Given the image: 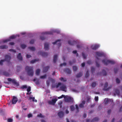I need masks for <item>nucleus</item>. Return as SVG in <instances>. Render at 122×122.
<instances>
[{"label":"nucleus","mask_w":122,"mask_h":122,"mask_svg":"<svg viewBox=\"0 0 122 122\" xmlns=\"http://www.w3.org/2000/svg\"><path fill=\"white\" fill-rule=\"evenodd\" d=\"M39 59H35L34 60H32L31 61H30V62L31 64L33 63H35L36 61H39Z\"/></svg>","instance_id":"30"},{"label":"nucleus","mask_w":122,"mask_h":122,"mask_svg":"<svg viewBox=\"0 0 122 122\" xmlns=\"http://www.w3.org/2000/svg\"><path fill=\"white\" fill-rule=\"evenodd\" d=\"M9 51H11L13 52H16V51L15 50H13L12 49H10L9 50Z\"/></svg>","instance_id":"61"},{"label":"nucleus","mask_w":122,"mask_h":122,"mask_svg":"<svg viewBox=\"0 0 122 122\" xmlns=\"http://www.w3.org/2000/svg\"><path fill=\"white\" fill-rule=\"evenodd\" d=\"M34 42V40L33 39L31 40L30 41V43L31 44H33Z\"/></svg>","instance_id":"54"},{"label":"nucleus","mask_w":122,"mask_h":122,"mask_svg":"<svg viewBox=\"0 0 122 122\" xmlns=\"http://www.w3.org/2000/svg\"><path fill=\"white\" fill-rule=\"evenodd\" d=\"M110 101V99L106 98L104 101L105 104H107L108 103H109V102Z\"/></svg>","instance_id":"26"},{"label":"nucleus","mask_w":122,"mask_h":122,"mask_svg":"<svg viewBox=\"0 0 122 122\" xmlns=\"http://www.w3.org/2000/svg\"><path fill=\"white\" fill-rule=\"evenodd\" d=\"M8 46L6 45H2L0 46V49H3L8 48Z\"/></svg>","instance_id":"25"},{"label":"nucleus","mask_w":122,"mask_h":122,"mask_svg":"<svg viewBox=\"0 0 122 122\" xmlns=\"http://www.w3.org/2000/svg\"><path fill=\"white\" fill-rule=\"evenodd\" d=\"M21 47L23 49H24L26 47V45L24 44L21 45Z\"/></svg>","instance_id":"44"},{"label":"nucleus","mask_w":122,"mask_h":122,"mask_svg":"<svg viewBox=\"0 0 122 122\" xmlns=\"http://www.w3.org/2000/svg\"><path fill=\"white\" fill-rule=\"evenodd\" d=\"M99 120V118L97 117H96L94 118L91 121V122H97Z\"/></svg>","instance_id":"23"},{"label":"nucleus","mask_w":122,"mask_h":122,"mask_svg":"<svg viewBox=\"0 0 122 122\" xmlns=\"http://www.w3.org/2000/svg\"><path fill=\"white\" fill-rule=\"evenodd\" d=\"M99 47V45H93L91 46L92 49L93 50H96Z\"/></svg>","instance_id":"13"},{"label":"nucleus","mask_w":122,"mask_h":122,"mask_svg":"<svg viewBox=\"0 0 122 122\" xmlns=\"http://www.w3.org/2000/svg\"><path fill=\"white\" fill-rule=\"evenodd\" d=\"M49 45L48 43H46L44 44V49L46 50L48 49Z\"/></svg>","instance_id":"20"},{"label":"nucleus","mask_w":122,"mask_h":122,"mask_svg":"<svg viewBox=\"0 0 122 122\" xmlns=\"http://www.w3.org/2000/svg\"><path fill=\"white\" fill-rule=\"evenodd\" d=\"M38 54L41 55L43 57H46L48 55V54L47 53L43 52L41 51L38 52Z\"/></svg>","instance_id":"8"},{"label":"nucleus","mask_w":122,"mask_h":122,"mask_svg":"<svg viewBox=\"0 0 122 122\" xmlns=\"http://www.w3.org/2000/svg\"><path fill=\"white\" fill-rule=\"evenodd\" d=\"M75 106L76 107V112L78 113L79 112V107L78 105L77 104H76L75 105Z\"/></svg>","instance_id":"34"},{"label":"nucleus","mask_w":122,"mask_h":122,"mask_svg":"<svg viewBox=\"0 0 122 122\" xmlns=\"http://www.w3.org/2000/svg\"><path fill=\"white\" fill-rule=\"evenodd\" d=\"M116 82L117 83H119L120 82V81L118 78H117L116 79Z\"/></svg>","instance_id":"53"},{"label":"nucleus","mask_w":122,"mask_h":122,"mask_svg":"<svg viewBox=\"0 0 122 122\" xmlns=\"http://www.w3.org/2000/svg\"><path fill=\"white\" fill-rule=\"evenodd\" d=\"M5 61L4 59L1 60L0 61V65H3V62Z\"/></svg>","instance_id":"43"},{"label":"nucleus","mask_w":122,"mask_h":122,"mask_svg":"<svg viewBox=\"0 0 122 122\" xmlns=\"http://www.w3.org/2000/svg\"><path fill=\"white\" fill-rule=\"evenodd\" d=\"M13 121V120L11 118H9L8 120V122H12Z\"/></svg>","instance_id":"50"},{"label":"nucleus","mask_w":122,"mask_h":122,"mask_svg":"<svg viewBox=\"0 0 122 122\" xmlns=\"http://www.w3.org/2000/svg\"><path fill=\"white\" fill-rule=\"evenodd\" d=\"M18 101V98L15 96H13L12 100V103L13 104H16Z\"/></svg>","instance_id":"9"},{"label":"nucleus","mask_w":122,"mask_h":122,"mask_svg":"<svg viewBox=\"0 0 122 122\" xmlns=\"http://www.w3.org/2000/svg\"><path fill=\"white\" fill-rule=\"evenodd\" d=\"M91 121L90 119H87L86 120V122H91Z\"/></svg>","instance_id":"64"},{"label":"nucleus","mask_w":122,"mask_h":122,"mask_svg":"<svg viewBox=\"0 0 122 122\" xmlns=\"http://www.w3.org/2000/svg\"><path fill=\"white\" fill-rule=\"evenodd\" d=\"M32 115L31 114H29L28 115V118H30L31 117H32Z\"/></svg>","instance_id":"62"},{"label":"nucleus","mask_w":122,"mask_h":122,"mask_svg":"<svg viewBox=\"0 0 122 122\" xmlns=\"http://www.w3.org/2000/svg\"><path fill=\"white\" fill-rule=\"evenodd\" d=\"M102 62L105 65H107L109 64H115V62L112 60H107L106 59H103L102 60Z\"/></svg>","instance_id":"3"},{"label":"nucleus","mask_w":122,"mask_h":122,"mask_svg":"<svg viewBox=\"0 0 122 122\" xmlns=\"http://www.w3.org/2000/svg\"><path fill=\"white\" fill-rule=\"evenodd\" d=\"M66 63H62L60 65V66H66Z\"/></svg>","instance_id":"56"},{"label":"nucleus","mask_w":122,"mask_h":122,"mask_svg":"<svg viewBox=\"0 0 122 122\" xmlns=\"http://www.w3.org/2000/svg\"><path fill=\"white\" fill-rule=\"evenodd\" d=\"M57 57V55H55L54 57L53 62L54 63H55L56 61Z\"/></svg>","instance_id":"24"},{"label":"nucleus","mask_w":122,"mask_h":122,"mask_svg":"<svg viewBox=\"0 0 122 122\" xmlns=\"http://www.w3.org/2000/svg\"><path fill=\"white\" fill-rule=\"evenodd\" d=\"M61 40V39L58 40L56 41L55 42H53L52 44H53L54 45L57 43L58 42H59V43H58L57 45L58 47H59L61 45V44L60 42V41Z\"/></svg>","instance_id":"16"},{"label":"nucleus","mask_w":122,"mask_h":122,"mask_svg":"<svg viewBox=\"0 0 122 122\" xmlns=\"http://www.w3.org/2000/svg\"><path fill=\"white\" fill-rule=\"evenodd\" d=\"M37 117H43L42 114L41 113H40L39 114H38L37 115Z\"/></svg>","instance_id":"52"},{"label":"nucleus","mask_w":122,"mask_h":122,"mask_svg":"<svg viewBox=\"0 0 122 122\" xmlns=\"http://www.w3.org/2000/svg\"><path fill=\"white\" fill-rule=\"evenodd\" d=\"M89 76V74L88 71H87L86 73L85 77L86 78L88 77Z\"/></svg>","instance_id":"37"},{"label":"nucleus","mask_w":122,"mask_h":122,"mask_svg":"<svg viewBox=\"0 0 122 122\" xmlns=\"http://www.w3.org/2000/svg\"><path fill=\"white\" fill-rule=\"evenodd\" d=\"M46 74L45 75H44L41 76L40 77L41 79H44L46 78Z\"/></svg>","instance_id":"36"},{"label":"nucleus","mask_w":122,"mask_h":122,"mask_svg":"<svg viewBox=\"0 0 122 122\" xmlns=\"http://www.w3.org/2000/svg\"><path fill=\"white\" fill-rule=\"evenodd\" d=\"M3 74V75L6 76H10L8 72L6 71L4 72Z\"/></svg>","instance_id":"27"},{"label":"nucleus","mask_w":122,"mask_h":122,"mask_svg":"<svg viewBox=\"0 0 122 122\" xmlns=\"http://www.w3.org/2000/svg\"><path fill=\"white\" fill-rule=\"evenodd\" d=\"M66 85L64 84H62L60 88L61 90L65 92H66Z\"/></svg>","instance_id":"10"},{"label":"nucleus","mask_w":122,"mask_h":122,"mask_svg":"<svg viewBox=\"0 0 122 122\" xmlns=\"http://www.w3.org/2000/svg\"><path fill=\"white\" fill-rule=\"evenodd\" d=\"M65 102L69 103L73 102V98L70 96H66L65 97Z\"/></svg>","instance_id":"4"},{"label":"nucleus","mask_w":122,"mask_h":122,"mask_svg":"<svg viewBox=\"0 0 122 122\" xmlns=\"http://www.w3.org/2000/svg\"><path fill=\"white\" fill-rule=\"evenodd\" d=\"M70 108L71 111H74L75 109V108L74 106L73 105H71V106L70 107Z\"/></svg>","instance_id":"32"},{"label":"nucleus","mask_w":122,"mask_h":122,"mask_svg":"<svg viewBox=\"0 0 122 122\" xmlns=\"http://www.w3.org/2000/svg\"><path fill=\"white\" fill-rule=\"evenodd\" d=\"M11 40L10 39H7L6 40H4L3 41V42L4 43H6L8 41H10Z\"/></svg>","instance_id":"46"},{"label":"nucleus","mask_w":122,"mask_h":122,"mask_svg":"<svg viewBox=\"0 0 122 122\" xmlns=\"http://www.w3.org/2000/svg\"><path fill=\"white\" fill-rule=\"evenodd\" d=\"M95 70V68L93 67H92L91 71L92 73Z\"/></svg>","instance_id":"41"},{"label":"nucleus","mask_w":122,"mask_h":122,"mask_svg":"<svg viewBox=\"0 0 122 122\" xmlns=\"http://www.w3.org/2000/svg\"><path fill=\"white\" fill-rule=\"evenodd\" d=\"M41 40H44L45 39V37L43 36H41L40 37Z\"/></svg>","instance_id":"59"},{"label":"nucleus","mask_w":122,"mask_h":122,"mask_svg":"<svg viewBox=\"0 0 122 122\" xmlns=\"http://www.w3.org/2000/svg\"><path fill=\"white\" fill-rule=\"evenodd\" d=\"M118 68H115L114 69V72L115 73H116L117 72V71H118Z\"/></svg>","instance_id":"47"},{"label":"nucleus","mask_w":122,"mask_h":122,"mask_svg":"<svg viewBox=\"0 0 122 122\" xmlns=\"http://www.w3.org/2000/svg\"><path fill=\"white\" fill-rule=\"evenodd\" d=\"M31 56L30 55H29L28 54H27L26 55V57L27 58H29L30 57H31Z\"/></svg>","instance_id":"58"},{"label":"nucleus","mask_w":122,"mask_h":122,"mask_svg":"<svg viewBox=\"0 0 122 122\" xmlns=\"http://www.w3.org/2000/svg\"><path fill=\"white\" fill-rule=\"evenodd\" d=\"M108 84L107 82H106L105 84L104 87L103 89V90L104 91H108L112 88V85L110 86L108 88H107Z\"/></svg>","instance_id":"5"},{"label":"nucleus","mask_w":122,"mask_h":122,"mask_svg":"<svg viewBox=\"0 0 122 122\" xmlns=\"http://www.w3.org/2000/svg\"><path fill=\"white\" fill-rule=\"evenodd\" d=\"M30 99H32V101L33 102H36L37 101V100H36L35 99V98L34 97H30L29 98Z\"/></svg>","instance_id":"31"},{"label":"nucleus","mask_w":122,"mask_h":122,"mask_svg":"<svg viewBox=\"0 0 122 122\" xmlns=\"http://www.w3.org/2000/svg\"><path fill=\"white\" fill-rule=\"evenodd\" d=\"M64 71L67 74H70L71 73V71L69 69L66 68L64 69Z\"/></svg>","instance_id":"17"},{"label":"nucleus","mask_w":122,"mask_h":122,"mask_svg":"<svg viewBox=\"0 0 122 122\" xmlns=\"http://www.w3.org/2000/svg\"><path fill=\"white\" fill-rule=\"evenodd\" d=\"M49 68V66H47L44 67L43 69V72H46Z\"/></svg>","instance_id":"19"},{"label":"nucleus","mask_w":122,"mask_h":122,"mask_svg":"<svg viewBox=\"0 0 122 122\" xmlns=\"http://www.w3.org/2000/svg\"><path fill=\"white\" fill-rule=\"evenodd\" d=\"M57 100L56 98L53 99L49 101L48 103L50 105H54Z\"/></svg>","instance_id":"7"},{"label":"nucleus","mask_w":122,"mask_h":122,"mask_svg":"<svg viewBox=\"0 0 122 122\" xmlns=\"http://www.w3.org/2000/svg\"><path fill=\"white\" fill-rule=\"evenodd\" d=\"M115 92L117 94H119L120 93V92L117 89L115 90Z\"/></svg>","instance_id":"55"},{"label":"nucleus","mask_w":122,"mask_h":122,"mask_svg":"<svg viewBox=\"0 0 122 122\" xmlns=\"http://www.w3.org/2000/svg\"><path fill=\"white\" fill-rule=\"evenodd\" d=\"M40 70L39 69H38L36 71V74L38 75L40 74Z\"/></svg>","instance_id":"33"},{"label":"nucleus","mask_w":122,"mask_h":122,"mask_svg":"<svg viewBox=\"0 0 122 122\" xmlns=\"http://www.w3.org/2000/svg\"><path fill=\"white\" fill-rule=\"evenodd\" d=\"M73 69L74 72L76 71L77 69L76 67V66H73Z\"/></svg>","instance_id":"39"},{"label":"nucleus","mask_w":122,"mask_h":122,"mask_svg":"<svg viewBox=\"0 0 122 122\" xmlns=\"http://www.w3.org/2000/svg\"><path fill=\"white\" fill-rule=\"evenodd\" d=\"M58 116L60 118L63 117L64 116V113L62 111L59 112L58 114Z\"/></svg>","instance_id":"14"},{"label":"nucleus","mask_w":122,"mask_h":122,"mask_svg":"<svg viewBox=\"0 0 122 122\" xmlns=\"http://www.w3.org/2000/svg\"><path fill=\"white\" fill-rule=\"evenodd\" d=\"M17 58L19 60L21 61L22 60L23 58L21 55V53H19L17 56Z\"/></svg>","instance_id":"21"},{"label":"nucleus","mask_w":122,"mask_h":122,"mask_svg":"<svg viewBox=\"0 0 122 122\" xmlns=\"http://www.w3.org/2000/svg\"><path fill=\"white\" fill-rule=\"evenodd\" d=\"M59 80L60 81H62L63 82H66L67 81V80L66 78H64L63 77H61L60 78Z\"/></svg>","instance_id":"29"},{"label":"nucleus","mask_w":122,"mask_h":122,"mask_svg":"<svg viewBox=\"0 0 122 122\" xmlns=\"http://www.w3.org/2000/svg\"><path fill=\"white\" fill-rule=\"evenodd\" d=\"M82 56L83 57L84 59H85L86 58V55L83 53H82Z\"/></svg>","instance_id":"51"},{"label":"nucleus","mask_w":122,"mask_h":122,"mask_svg":"<svg viewBox=\"0 0 122 122\" xmlns=\"http://www.w3.org/2000/svg\"><path fill=\"white\" fill-rule=\"evenodd\" d=\"M95 100L97 102L98 101V96L95 97Z\"/></svg>","instance_id":"57"},{"label":"nucleus","mask_w":122,"mask_h":122,"mask_svg":"<svg viewBox=\"0 0 122 122\" xmlns=\"http://www.w3.org/2000/svg\"><path fill=\"white\" fill-rule=\"evenodd\" d=\"M31 90V87L29 86L27 89V91L28 92H29Z\"/></svg>","instance_id":"49"},{"label":"nucleus","mask_w":122,"mask_h":122,"mask_svg":"<svg viewBox=\"0 0 122 122\" xmlns=\"http://www.w3.org/2000/svg\"><path fill=\"white\" fill-rule=\"evenodd\" d=\"M68 44L70 45H74L76 44V41H71L69 40L68 41Z\"/></svg>","instance_id":"12"},{"label":"nucleus","mask_w":122,"mask_h":122,"mask_svg":"<svg viewBox=\"0 0 122 122\" xmlns=\"http://www.w3.org/2000/svg\"><path fill=\"white\" fill-rule=\"evenodd\" d=\"M12 82L13 84L17 86H19V83L17 82L15 79H12Z\"/></svg>","instance_id":"18"},{"label":"nucleus","mask_w":122,"mask_h":122,"mask_svg":"<svg viewBox=\"0 0 122 122\" xmlns=\"http://www.w3.org/2000/svg\"><path fill=\"white\" fill-rule=\"evenodd\" d=\"M27 88V86L26 85H24L22 86V87L21 88V89H24L25 88Z\"/></svg>","instance_id":"45"},{"label":"nucleus","mask_w":122,"mask_h":122,"mask_svg":"<svg viewBox=\"0 0 122 122\" xmlns=\"http://www.w3.org/2000/svg\"><path fill=\"white\" fill-rule=\"evenodd\" d=\"M61 84V83L60 82H59L57 84L56 86V88H58L59 87V86Z\"/></svg>","instance_id":"48"},{"label":"nucleus","mask_w":122,"mask_h":122,"mask_svg":"<svg viewBox=\"0 0 122 122\" xmlns=\"http://www.w3.org/2000/svg\"><path fill=\"white\" fill-rule=\"evenodd\" d=\"M91 99V98L89 97H87V101L88 102H90V100Z\"/></svg>","instance_id":"60"},{"label":"nucleus","mask_w":122,"mask_h":122,"mask_svg":"<svg viewBox=\"0 0 122 122\" xmlns=\"http://www.w3.org/2000/svg\"><path fill=\"white\" fill-rule=\"evenodd\" d=\"M102 72L103 73V75L104 76H106L107 74V73L106 71L104 70H103L102 71Z\"/></svg>","instance_id":"42"},{"label":"nucleus","mask_w":122,"mask_h":122,"mask_svg":"<svg viewBox=\"0 0 122 122\" xmlns=\"http://www.w3.org/2000/svg\"><path fill=\"white\" fill-rule=\"evenodd\" d=\"M29 48L31 51H34L35 50V49L34 47H30Z\"/></svg>","instance_id":"38"},{"label":"nucleus","mask_w":122,"mask_h":122,"mask_svg":"<svg viewBox=\"0 0 122 122\" xmlns=\"http://www.w3.org/2000/svg\"><path fill=\"white\" fill-rule=\"evenodd\" d=\"M76 61L75 60H73L72 61H70L69 62V64L70 65H71L72 64L75 63Z\"/></svg>","instance_id":"35"},{"label":"nucleus","mask_w":122,"mask_h":122,"mask_svg":"<svg viewBox=\"0 0 122 122\" xmlns=\"http://www.w3.org/2000/svg\"><path fill=\"white\" fill-rule=\"evenodd\" d=\"M85 101L84 100L82 101L81 103L79 105V107H80L82 108L84 107V105L85 104Z\"/></svg>","instance_id":"15"},{"label":"nucleus","mask_w":122,"mask_h":122,"mask_svg":"<svg viewBox=\"0 0 122 122\" xmlns=\"http://www.w3.org/2000/svg\"><path fill=\"white\" fill-rule=\"evenodd\" d=\"M11 59L10 56L8 55H6L5 56V58L4 59L5 61H7L8 62L10 61Z\"/></svg>","instance_id":"11"},{"label":"nucleus","mask_w":122,"mask_h":122,"mask_svg":"<svg viewBox=\"0 0 122 122\" xmlns=\"http://www.w3.org/2000/svg\"><path fill=\"white\" fill-rule=\"evenodd\" d=\"M96 54L97 56L96 58L97 60L96 61V66L97 67H99L100 66V64L98 63V61L99 59L98 58V57H102L104 55V54L102 52H96Z\"/></svg>","instance_id":"2"},{"label":"nucleus","mask_w":122,"mask_h":122,"mask_svg":"<svg viewBox=\"0 0 122 122\" xmlns=\"http://www.w3.org/2000/svg\"><path fill=\"white\" fill-rule=\"evenodd\" d=\"M7 80L9 81H12V80L10 78H8L7 79Z\"/></svg>","instance_id":"63"},{"label":"nucleus","mask_w":122,"mask_h":122,"mask_svg":"<svg viewBox=\"0 0 122 122\" xmlns=\"http://www.w3.org/2000/svg\"><path fill=\"white\" fill-rule=\"evenodd\" d=\"M56 33L57 34H59L60 33V31L59 30H53L51 31L46 32L44 34H45L51 35L52 34V33Z\"/></svg>","instance_id":"6"},{"label":"nucleus","mask_w":122,"mask_h":122,"mask_svg":"<svg viewBox=\"0 0 122 122\" xmlns=\"http://www.w3.org/2000/svg\"><path fill=\"white\" fill-rule=\"evenodd\" d=\"M16 36H12L10 37L9 39L10 40L11 39H14L16 37Z\"/></svg>","instance_id":"40"},{"label":"nucleus","mask_w":122,"mask_h":122,"mask_svg":"<svg viewBox=\"0 0 122 122\" xmlns=\"http://www.w3.org/2000/svg\"><path fill=\"white\" fill-rule=\"evenodd\" d=\"M83 73L82 72H80L78 73L76 76V77L77 78H79L83 76Z\"/></svg>","instance_id":"22"},{"label":"nucleus","mask_w":122,"mask_h":122,"mask_svg":"<svg viewBox=\"0 0 122 122\" xmlns=\"http://www.w3.org/2000/svg\"><path fill=\"white\" fill-rule=\"evenodd\" d=\"M25 69L28 76H33L34 73L32 67L26 66L25 68Z\"/></svg>","instance_id":"1"},{"label":"nucleus","mask_w":122,"mask_h":122,"mask_svg":"<svg viewBox=\"0 0 122 122\" xmlns=\"http://www.w3.org/2000/svg\"><path fill=\"white\" fill-rule=\"evenodd\" d=\"M97 85V83L96 82H93L91 84V86L94 88Z\"/></svg>","instance_id":"28"}]
</instances>
